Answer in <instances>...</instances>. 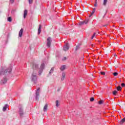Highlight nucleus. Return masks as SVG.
Instances as JSON below:
<instances>
[{"label": "nucleus", "mask_w": 125, "mask_h": 125, "mask_svg": "<svg viewBox=\"0 0 125 125\" xmlns=\"http://www.w3.org/2000/svg\"><path fill=\"white\" fill-rule=\"evenodd\" d=\"M83 22H84V24H87V23H88V20H86V21H83Z\"/></svg>", "instance_id": "a878e982"}, {"label": "nucleus", "mask_w": 125, "mask_h": 125, "mask_svg": "<svg viewBox=\"0 0 125 125\" xmlns=\"http://www.w3.org/2000/svg\"><path fill=\"white\" fill-rule=\"evenodd\" d=\"M41 89V88H38L36 91V100H39L40 98V90Z\"/></svg>", "instance_id": "20e7f679"}, {"label": "nucleus", "mask_w": 125, "mask_h": 125, "mask_svg": "<svg viewBox=\"0 0 125 125\" xmlns=\"http://www.w3.org/2000/svg\"><path fill=\"white\" fill-rule=\"evenodd\" d=\"M56 107H58V106H59V101L58 100L56 101Z\"/></svg>", "instance_id": "f3484780"}, {"label": "nucleus", "mask_w": 125, "mask_h": 125, "mask_svg": "<svg viewBox=\"0 0 125 125\" xmlns=\"http://www.w3.org/2000/svg\"><path fill=\"white\" fill-rule=\"evenodd\" d=\"M116 89L118 91H122V87H121V86H118V87H117Z\"/></svg>", "instance_id": "2eb2a0df"}, {"label": "nucleus", "mask_w": 125, "mask_h": 125, "mask_svg": "<svg viewBox=\"0 0 125 125\" xmlns=\"http://www.w3.org/2000/svg\"><path fill=\"white\" fill-rule=\"evenodd\" d=\"M8 21L9 22H11L12 21V19H11V18L10 17L8 18Z\"/></svg>", "instance_id": "4be33fe9"}, {"label": "nucleus", "mask_w": 125, "mask_h": 125, "mask_svg": "<svg viewBox=\"0 0 125 125\" xmlns=\"http://www.w3.org/2000/svg\"><path fill=\"white\" fill-rule=\"evenodd\" d=\"M90 101H91V102L94 101V98H93V97L91 98L90 99Z\"/></svg>", "instance_id": "cd10ccee"}, {"label": "nucleus", "mask_w": 125, "mask_h": 125, "mask_svg": "<svg viewBox=\"0 0 125 125\" xmlns=\"http://www.w3.org/2000/svg\"><path fill=\"white\" fill-rule=\"evenodd\" d=\"M60 90V89H59L57 90V91H59Z\"/></svg>", "instance_id": "ea45409f"}, {"label": "nucleus", "mask_w": 125, "mask_h": 125, "mask_svg": "<svg viewBox=\"0 0 125 125\" xmlns=\"http://www.w3.org/2000/svg\"><path fill=\"white\" fill-rule=\"evenodd\" d=\"M66 69V65H63L61 67V71H64Z\"/></svg>", "instance_id": "4468645a"}, {"label": "nucleus", "mask_w": 125, "mask_h": 125, "mask_svg": "<svg viewBox=\"0 0 125 125\" xmlns=\"http://www.w3.org/2000/svg\"><path fill=\"white\" fill-rule=\"evenodd\" d=\"M41 32H42V25H39V27L38 29V34L40 35L41 34Z\"/></svg>", "instance_id": "f8f14e48"}, {"label": "nucleus", "mask_w": 125, "mask_h": 125, "mask_svg": "<svg viewBox=\"0 0 125 125\" xmlns=\"http://www.w3.org/2000/svg\"><path fill=\"white\" fill-rule=\"evenodd\" d=\"M23 32H24V29H23V28H21L19 33V36L20 38L22 37V35H23Z\"/></svg>", "instance_id": "0eeeda50"}, {"label": "nucleus", "mask_w": 125, "mask_h": 125, "mask_svg": "<svg viewBox=\"0 0 125 125\" xmlns=\"http://www.w3.org/2000/svg\"><path fill=\"white\" fill-rule=\"evenodd\" d=\"M5 107H6V108H7L8 107V104H5Z\"/></svg>", "instance_id": "e433bc0d"}, {"label": "nucleus", "mask_w": 125, "mask_h": 125, "mask_svg": "<svg viewBox=\"0 0 125 125\" xmlns=\"http://www.w3.org/2000/svg\"><path fill=\"white\" fill-rule=\"evenodd\" d=\"M12 70V69H11V67H10L8 69H6V70H5L4 72H3V70H1L0 72V75H5L6 74H7V73H11Z\"/></svg>", "instance_id": "f257e3e1"}, {"label": "nucleus", "mask_w": 125, "mask_h": 125, "mask_svg": "<svg viewBox=\"0 0 125 125\" xmlns=\"http://www.w3.org/2000/svg\"><path fill=\"white\" fill-rule=\"evenodd\" d=\"M94 6L96 7L97 6V2H95V3L94 4Z\"/></svg>", "instance_id": "f704fd0d"}, {"label": "nucleus", "mask_w": 125, "mask_h": 125, "mask_svg": "<svg viewBox=\"0 0 125 125\" xmlns=\"http://www.w3.org/2000/svg\"><path fill=\"white\" fill-rule=\"evenodd\" d=\"M6 82H7V80L6 78H4L3 80L1 81L0 83L1 84H4V83H6Z\"/></svg>", "instance_id": "6e6552de"}, {"label": "nucleus", "mask_w": 125, "mask_h": 125, "mask_svg": "<svg viewBox=\"0 0 125 125\" xmlns=\"http://www.w3.org/2000/svg\"><path fill=\"white\" fill-rule=\"evenodd\" d=\"M96 35V33H94L93 35V36L91 37V40L93 39V38H94L95 37V35Z\"/></svg>", "instance_id": "bb28decb"}, {"label": "nucleus", "mask_w": 125, "mask_h": 125, "mask_svg": "<svg viewBox=\"0 0 125 125\" xmlns=\"http://www.w3.org/2000/svg\"><path fill=\"white\" fill-rule=\"evenodd\" d=\"M47 110V104H45L43 108V111L44 112H45Z\"/></svg>", "instance_id": "dca6fc26"}, {"label": "nucleus", "mask_w": 125, "mask_h": 125, "mask_svg": "<svg viewBox=\"0 0 125 125\" xmlns=\"http://www.w3.org/2000/svg\"><path fill=\"white\" fill-rule=\"evenodd\" d=\"M54 71V68H52L50 70V71H49V74H51L52 73H53V71Z\"/></svg>", "instance_id": "6ab92c4d"}, {"label": "nucleus", "mask_w": 125, "mask_h": 125, "mask_svg": "<svg viewBox=\"0 0 125 125\" xmlns=\"http://www.w3.org/2000/svg\"><path fill=\"white\" fill-rule=\"evenodd\" d=\"M84 24V22H83V21H81V22L79 23L80 26H82V25H83Z\"/></svg>", "instance_id": "5701e85b"}, {"label": "nucleus", "mask_w": 125, "mask_h": 125, "mask_svg": "<svg viewBox=\"0 0 125 125\" xmlns=\"http://www.w3.org/2000/svg\"><path fill=\"white\" fill-rule=\"evenodd\" d=\"M27 14H28V11H27V10H25L23 13V18L24 19L26 18Z\"/></svg>", "instance_id": "9d476101"}, {"label": "nucleus", "mask_w": 125, "mask_h": 125, "mask_svg": "<svg viewBox=\"0 0 125 125\" xmlns=\"http://www.w3.org/2000/svg\"><path fill=\"white\" fill-rule=\"evenodd\" d=\"M125 122V118H123L121 121V124H124V123Z\"/></svg>", "instance_id": "412c9836"}, {"label": "nucleus", "mask_w": 125, "mask_h": 125, "mask_svg": "<svg viewBox=\"0 0 125 125\" xmlns=\"http://www.w3.org/2000/svg\"><path fill=\"white\" fill-rule=\"evenodd\" d=\"M31 80L32 82H35V81H37V75L36 73H33L31 76Z\"/></svg>", "instance_id": "39448f33"}, {"label": "nucleus", "mask_w": 125, "mask_h": 125, "mask_svg": "<svg viewBox=\"0 0 125 125\" xmlns=\"http://www.w3.org/2000/svg\"><path fill=\"white\" fill-rule=\"evenodd\" d=\"M95 2H97V0H95Z\"/></svg>", "instance_id": "a19ab883"}, {"label": "nucleus", "mask_w": 125, "mask_h": 125, "mask_svg": "<svg viewBox=\"0 0 125 125\" xmlns=\"http://www.w3.org/2000/svg\"><path fill=\"white\" fill-rule=\"evenodd\" d=\"M121 86H122V87H125V83H122L121 84Z\"/></svg>", "instance_id": "2f4dec72"}, {"label": "nucleus", "mask_w": 125, "mask_h": 125, "mask_svg": "<svg viewBox=\"0 0 125 125\" xmlns=\"http://www.w3.org/2000/svg\"><path fill=\"white\" fill-rule=\"evenodd\" d=\"M117 93H118V91L115 90L113 92V95H117Z\"/></svg>", "instance_id": "b1692460"}, {"label": "nucleus", "mask_w": 125, "mask_h": 125, "mask_svg": "<svg viewBox=\"0 0 125 125\" xmlns=\"http://www.w3.org/2000/svg\"><path fill=\"white\" fill-rule=\"evenodd\" d=\"M29 3L31 4V3H33V0H28Z\"/></svg>", "instance_id": "c85d7f7f"}, {"label": "nucleus", "mask_w": 125, "mask_h": 125, "mask_svg": "<svg viewBox=\"0 0 125 125\" xmlns=\"http://www.w3.org/2000/svg\"><path fill=\"white\" fill-rule=\"evenodd\" d=\"M46 45L47 47H50V45H51V38L48 37L47 39Z\"/></svg>", "instance_id": "f03ea898"}, {"label": "nucleus", "mask_w": 125, "mask_h": 125, "mask_svg": "<svg viewBox=\"0 0 125 125\" xmlns=\"http://www.w3.org/2000/svg\"><path fill=\"white\" fill-rule=\"evenodd\" d=\"M20 114L21 116H23V113H22V112H21L20 113Z\"/></svg>", "instance_id": "c9c22d12"}, {"label": "nucleus", "mask_w": 125, "mask_h": 125, "mask_svg": "<svg viewBox=\"0 0 125 125\" xmlns=\"http://www.w3.org/2000/svg\"><path fill=\"white\" fill-rule=\"evenodd\" d=\"M67 59V58L66 57H65L64 58V60H66Z\"/></svg>", "instance_id": "58836bf2"}, {"label": "nucleus", "mask_w": 125, "mask_h": 125, "mask_svg": "<svg viewBox=\"0 0 125 125\" xmlns=\"http://www.w3.org/2000/svg\"><path fill=\"white\" fill-rule=\"evenodd\" d=\"M107 1H108V0H104V2H103L104 5H106V4H107Z\"/></svg>", "instance_id": "a211bd4d"}, {"label": "nucleus", "mask_w": 125, "mask_h": 125, "mask_svg": "<svg viewBox=\"0 0 125 125\" xmlns=\"http://www.w3.org/2000/svg\"><path fill=\"white\" fill-rule=\"evenodd\" d=\"M33 69H38L39 68V65L36 63H34L33 66Z\"/></svg>", "instance_id": "9b49d317"}, {"label": "nucleus", "mask_w": 125, "mask_h": 125, "mask_svg": "<svg viewBox=\"0 0 125 125\" xmlns=\"http://www.w3.org/2000/svg\"><path fill=\"white\" fill-rule=\"evenodd\" d=\"M15 0H10V3H13L14 2Z\"/></svg>", "instance_id": "72a5a7b5"}, {"label": "nucleus", "mask_w": 125, "mask_h": 125, "mask_svg": "<svg viewBox=\"0 0 125 125\" xmlns=\"http://www.w3.org/2000/svg\"><path fill=\"white\" fill-rule=\"evenodd\" d=\"M94 12H95V8L93 9V11H92L91 15L89 16V17H91V16L94 14Z\"/></svg>", "instance_id": "ddd939ff"}, {"label": "nucleus", "mask_w": 125, "mask_h": 125, "mask_svg": "<svg viewBox=\"0 0 125 125\" xmlns=\"http://www.w3.org/2000/svg\"><path fill=\"white\" fill-rule=\"evenodd\" d=\"M3 112H5V111H6V107L4 106L3 107Z\"/></svg>", "instance_id": "7c9ffc66"}, {"label": "nucleus", "mask_w": 125, "mask_h": 125, "mask_svg": "<svg viewBox=\"0 0 125 125\" xmlns=\"http://www.w3.org/2000/svg\"><path fill=\"white\" fill-rule=\"evenodd\" d=\"M69 43H67L64 46H63V50L64 51H67V50H69Z\"/></svg>", "instance_id": "423d86ee"}, {"label": "nucleus", "mask_w": 125, "mask_h": 125, "mask_svg": "<svg viewBox=\"0 0 125 125\" xmlns=\"http://www.w3.org/2000/svg\"><path fill=\"white\" fill-rule=\"evenodd\" d=\"M113 75H114L115 77H117V76L119 75V73H118V72H114L113 73Z\"/></svg>", "instance_id": "393cba45"}, {"label": "nucleus", "mask_w": 125, "mask_h": 125, "mask_svg": "<svg viewBox=\"0 0 125 125\" xmlns=\"http://www.w3.org/2000/svg\"><path fill=\"white\" fill-rule=\"evenodd\" d=\"M43 69H44V63L42 64L40 66V71L39 72V75H42V71L43 70Z\"/></svg>", "instance_id": "7ed1b4c3"}, {"label": "nucleus", "mask_w": 125, "mask_h": 125, "mask_svg": "<svg viewBox=\"0 0 125 125\" xmlns=\"http://www.w3.org/2000/svg\"><path fill=\"white\" fill-rule=\"evenodd\" d=\"M103 103H104V101L103 100H101L99 102V104L100 105H101V104H103Z\"/></svg>", "instance_id": "aec40b11"}, {"label": "nucleus", "mask_w": 125, "mask_h": 125, "mask_svg": "<svg viewBox=\"0 0 125 125\" xmlns=\"http://www.w3.org/2000/svg\"><path fill=\"white\" fill-rule=\"evenodd\" d=\"M107 26H108V24H105L104 25V27H107Z\"/></svg>", "instance_id": "4c0bfd02"}, {"label": "nucleus", "mask_w": 125, "mask_h": 125, "mask_svg": "<svg viewBox=\"0 0 125 125\" xmlns=\"http://www.w3.org/2000/svg\"><path fill=\"white\" fill-rule=\"evenodd\" d=\"M78 49H80V47L79 46H77L76 47L75 50L77 51V50H78Z\"/></svg>", "instance_id": "c756f323"}, {"label": "nucleus", "mask_w": 125, "mask_h": 125, "mask_svg": "<svg viewBox=\"0 0 125 125\" xmlns=\"http://www.w3.org/2000/svg\"><path fill=\"white\" fill-rule=\"evenodd\" d=\"M100 73H101V75H103L104 76L105 75V72H101Z\"/></svg>", "instance_id": "473e14b6"}, {"label": "nucleus", "mask_w": 125, "mask_h": 125, "mask_svg": "<svg viewBox=\"0 0 125 125\" xmlns=\"http://www.w3.org/2000/svg\"><path fill=\"white\" fill-rule=\"evenodd\" d=\"M115 56H117V55L115 54Z\"/></svg>", "instance_id": "79ce46f5"}, {"label": "nucleus", "mask_w": 125, "mask_h": 125, "mask_svg": "<svg viewBox=\"0 0 125 125\" xmlns=\"http://www.w3.org/2000/svg\"><path fill=\"white\" fill-rule=\"evenodd\" d=\"M65 76H66V73H65V72H63L62 75L61 81H64V79H65Z\"/></svg>", "instance_id": "1a4fd4ad"}]
</instances>
